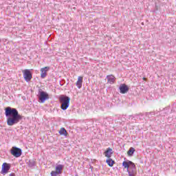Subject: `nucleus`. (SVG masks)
<instances>
[{
    "instance_id": "nucleus-1",
    "label": "nucleus",
    "mask_w": 176,
    "mask_h": 176,
    "mask_svg": "<svg viewBox=\"0 0 176 176\" xmlns=\"http://www.w3.org/2000/svg\"><path fill=\"white\" fill-rule=\"evenodd\" d=\"M5 115L7 118L8 126H14L23 120V116L19 113V111L16 108L8 107L5 109Z\"/></svg>"
},
{
    "instance_id": "nucleus-2",
    "label": "nucleus",
    "mask_w": 176,
    "mask_h": 176,
    "mask_svg": "<svg viewBox=\"0 0 176 176\" xmlns=\"http://www.w3.org/2000/svg\"><path fill=\"white\" fill-rule=\"evenodd\" d=\"M59 101L61 104V109H63V111H67L68 107H69V101H71V98L65 95H61L59 97Z\"/></svg>"
},
{
    "instance_id": "nucleus-3",
    "label": "nucleus",
    "mask_w": 176,
    "mask_h": 176,
    "mask_svg": "<svg viewBox=\"0 0 176 176\" xmlns=\"http://www.w3.org/2000/svg\"><path fill=\"white\" fill-rule=\"evenodd\" d=\"M38 101L39 102H41V104H43L45 101H46L47 100H49L50 98L49 94H47V92L42 89L38 90Z\"/></svg>"
},
{
    "instance_id": "nucleus-4",
    "label": "nucleus",
    "mask_w": 176,
    "mask_h": 176,
    "mask_svg": "<svg viewBox=\"0 0 176 176\" xmlns=\"http://www.w3.org/2000/svg\"><path fill=\"white\" fill-rule=\"evenodd\" d=\"M10 153L14 157H20V156L23 155V151L21 150V148L19 147L12 146V148L10 150Z\"/></svg>"
},
{
    "instance_id": "nucleus-5",
    "label": "nucleus",
    "mask_w": 176,
    "mask_h": 176,
    "mask_svg": "<svg viewBox=\"0 0 176 176\" xmlns=\"http://www.w3.org/2000/svg\"><path fill=\"white\" fill-rule=\"evenodd\" d=\"M122 166H124V168L136 170L135 164L131 161H124L122 162Z\"/></svg>"
},
{
    "instance_id": "nucleus-6",
    "label": "nucleus",
    "mask_w": 176,
    "mask_h": 176,
    "mask_svg": "<svg viewBox=\"0 0 176 176\" xmlns=\"http://www.w3.org/2000/svg\"><path fill=\"white\" fill-rule=\"evenodd\" d=\"M23 78L26 82H30L32 79V74L30 69H25L23 72Z\"/></svg>"
},
{
    "instance_id": "nucleus-7",
    "label": "nucleus",
    "mask_w": 176,
    "mask_h": 176,
    "mask_svg": "<svg viewBox=\"0 0 176 176\" xmlns=\"http://www.w3.org/2000/svg\"><path fill=\"white\" fill-rule=\"evenodd\" d=\"M10 170V164L6 162H4L2 165L1 174H3V175H5L6 174H8V173H9Z\"/></svg>"
},
{
    "instance_id": "nucleus-8",
    "label": "nucleus",
    "mask_w": 176,
    "mask_h": 176,
    "mask_svg": "<svg viewBox=\"0 0 176 176\" xmlns=\"http://www.w3.org/2000/svg\"><path fill=\"white\" fill-rule=\"evenodd\" d=\"M49 69H50V67H43V68L41 69V79H45V78L46 76H47V72L49 71Z\"/></svg>"
},
{
    "instance_id": "nucleus-9",
    "label": "nucleus",
    "mask_w": 176,
    "mask_h": 176,
    "mask_svg": "<svg viewBox=\"0 0 176 176\" xmlns=\"http://www.w3.org/2000/svg\"><path fill=\"white\" fill-rule=\"evenodd\" d=\"M127 91H129V87H127L126 84H122L120 86V93H121V94H126Z\"/></svg>"
},
{
    "instance_id": "nucleus-10",
    "label": "nucleus",
    "mask_w": 176,
    "mask_h": 176,
    "mask_svg": "<svg viewBox=\"0 0 176 176\" xmlns=\"http://www.w3.org/2000/svg\"><path fill=\"white\" fill-rule=\"evenodd\" d=\"M106 78L107 79V83H109L110 85H113L116 80V78L113 76V75H108Z\"/></svg>"
},
{
    "instance_id": "nucleus-11",
    "label": "nucleus",
    "mask_w": 176,
    "mask_h": 176,
    "mask_svg": "<svg viewBox=\"0 0 176 176\" xmlns=\"http://www.w3.org/2000/svg\"><path fill=\"white\" fill-rule=\"evenodd\" d=\"M82 83H83V77L79 76L76 84L78 89H82Z\"/></svg>"
},
{
    "instance_id": "nucleus-12",
    "label": "nucleus",
    "mask_w": 176,
    "mask_h": 176,
    "mask_svg": "<svg viewBox=\"0 0 176 176\" xmlns=\"http://www.w3.org/2000/svg\"><path fill=\"white\" fill-rule=\"evenodd\" d=\"M63 168H64V165L58 164L55 167V172L58 174H61L63 173Z\"/></svg>"
},
{
    "instance_id": "nucleus-13",
    "label": "nucleus",
    "mask_w": 176,
    "mask_h": 176,
    "mask_svg": "<svg viewBox=\"0 0 176 176\" xmlns=\"http://www.w3.org/2000/svg\"><path fill=\"white\" fill-rule=\"evenodd\" d=\"M113 153L111 148H107V150L104 152V156L106 157H111L112 156V154Z\"/></svg>"
},
{
    "instance_id": "nucleus-14",
    "label": "nucleus",
    "mask_w": 176,
    "mask_h": 176,
    "mask_svg": "<svg viewBox=\"0 0 176 176\" xmlns=\"http://www.w3.org/2000/svg\"><path fill=\"white\" fill-rule=\"evenodd\" d=\"M59 134L60 135H64V137H67V135H68V132L67 131V129H65V128L63 127L60 128L59 131Z\"/></svg>"
},
{
    "instance_id": "nucleus-15",
    "label": "nucleus",
    "mask_w": 176,
    "mask_h": 176,
    "mask_svg": "<svg viewBox=\"0 0 176 176\" xmlns=\"http://www.w3.org/2000/svg\"><path fill=\"white\" fill-rule=\"evenodd\" d=\"M127 173L129 176H135V169H127Z\"/></svg>"
},
{
    "instance_id": "nucleus-16",
    "label": "nucleus",
    "mask_w": 176,
    "mask_h": 176,
    "mask_svg": "<svg viewBox=\"0 0 176 176\" xmlns=\"http://www.w3.org/2000/svg\"><path fill=\"white\" fill-rule=\"evenodd\" d=\"M106 162L107 163L108 166H109V167H113V164H115V161L112 160V159L107 160Z\"/></svg>"
},
{
    "instance_id": "nucleus-17",
    "label": "nucleus",
    "mask_w": 176,
    "mask_h": 176,
    "mask_svg": "<svg viewBox=\"0 0 176 176\" xmlns=\"http://www.w3.org/2000/svg\"><path fill=\"white\" fill-rule=\"evenodd\" d=\"M135 152V149L133 147H131L129 150L128 151V155L129 156H133L134 155V153Z\"/></svg>"
},
{
    "instance_id": "nucleus-18",
    "label": "nucleus",
    "mask_w": 176,
    "mask_h": 176,
    "mask_svg": "<svg viewBox=\"0 0 176 176\" xmlns=\"http://www.w3.org/2000/svg\"><path fill=\"white\" fill-rule=\"evenodd\" d=\"M28 166L29 167H35V166H36V162H35V161L34 160H29V162H28Z\"/></svg>"
},
{
    "instance_id": "nucleus-19",
    "label": "nucleus",
    "mask_w": 176,
    "mask_h": 176,
    "mask_svg": "<svg viewBox=\"0 0 176 176\" xmlns=\"http://www.w3.org/2000/svg\"><path fill=\"white\" fill-rule=\"evenodd\" d=\"M58 175V173L57 172H55V170H52L51 172V176H57Z\"/></svg>"
},
{
    "instance_id": "nucleus-20",
    "label": "nucleus",
    "mask_w": 176,
    "mask_h": 176,
    "mask_svg": "<svg viewBox=\"0 0 176 176\" xmlns=\"http://www.w3.org/2000/svg\"><path fill=\"white\" fill-rule=\"evenodd\" d=\"M149 115H155V112L151 111V112H146V116H149Z\"/></svg>"
},
{
    "instance_id": "nucleus-21",
    "label": "nucleus",
    "mask_w": 176,
    "mask_h": 176,
    "mask_svg": "<svg viewBox=\"0 0 176 176\" xmlns=\"http://www.w3.org/2000/svg\"><path fill=\"white\" fill-rule=\"evenodd\" d=\"M9 176H16V174H14V173H10V175H9Z\"/></svg>"
},
{
    "instance_id": "nucleus-22",
    "label": "nucleus",
    "mask_w": 176,
    "mask_h": 176,
    "mask_svg": "<svg viewBox=\"0 0 176 176\" xmlns=\"http://www.w3.org/2000/svg\"><path fill=\"white\" fill-rule=\"evenodd\" d=\"M143 80H146V78H143Z\"/></svg>"
}]
</instances>
